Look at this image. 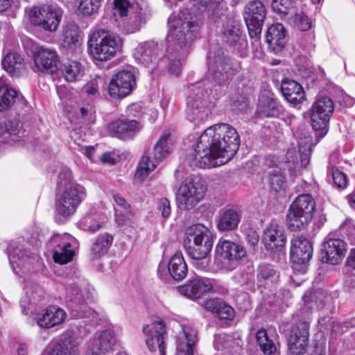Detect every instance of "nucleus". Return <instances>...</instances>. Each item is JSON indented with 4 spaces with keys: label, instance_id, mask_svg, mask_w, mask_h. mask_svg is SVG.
<instances>
[{
    "label": "nucleus",
    "instance_id": "1",
    "mask_svg": "<svg viewBox=\"0 0 355 355\" xmlns=\"http://www.w3.org/2000/svg\"><path fill=\"white\" fill-rule=\"evenodd\" d=\"M239 145L240 138L234 128L227 123L215 124L199 137L189 164L191 167L211 168L216 165L217 158L224 159L221 163H225L233 157Z\"/></svg>",
    "mask_w": 355,
    "mask_h": 355
},
{
    "label": "nucleus",
    "instance_id": "2",
    "mask_svg": "<svg viewBox=\"0 0 355 355\" xmlns=\"http://www.w3.org/2000/svg\"><path fill=\"white\" fill-rule=\"evenodd\" d=\"M200 20L197 16L182 13L178 17L169 18V31L166 36V54L162 62H168L171 74L178 76L182 70L181 59L189 51V45L193 41L200 28Z\"/></svg>",
    "mask_w": 355,
    "mask_h": 355
},
{
    "label": "nucleus",
    "instance_id": "3",
    "mask_svg": "<svg viewBox=\"0 0 355 355\" xmlns=\"http://www.w3.org/2000/svg\"><path fill=\"white\" fill-rule=\"evenodd\" d=\"M123 40L103 29L94 31L89 35L88 47L92 57L98 61L114 58L123 47Z\"/></svg>",
    "mask_w": 355,
    "mask_h": 355
},
{
    "label": "nucleus",
    "instance_id": "4",
    "mask_svg": "<svg viewBox=\"0 0 355 355\" xmlns=\"http://www.w3.org/2000/svg\"><path fill=\"white\" fill-rule=\"evenodd\" d=\"M213 245L211 232L201 224L193 225L187 229L184 246L189 257L202 259L210 253Z\"/></svg>",
    "mask_w": 355,
    "mask_h": 355
},
{
    "label": "nucleus",
    "instance_id": "5",
    "mask_svg": "<svg viewBox=\"0 0 355 355\" xmlns=\"http://www.w3.org/2000/svg\"><path fill=\"white\" fill-rule=\"evenodd\" d=\"M85 197V189L79 184H71L64 188L56 200L55 220L59 223L65 222L74 214Z\"/></svg>",
    "mask_w": 355,
    "mask_h": 355
},
{
    "label": "nucleus",
    "instance_id": "6",
    "mask_svg": "<svg viewBox=\"0 0 355 355\" xmlns=\"http://www.w3.org/2000/svg\"><path fill=\"white\" fill-rule=\"evenodd\" d=\"M315 201L309 194L298 196L291 205L287 214V223L292 231L300 230L313 218Z\"/></svg>",
    "mask_w": 355,
    "mask_h": 355
},
{
    "label": "nucleus",
    "instance_id": "7",
    "mask_svg": "<svg viewBox=\"0 0 355 355\" xmlns=\"http://www.w3.org/2000/svg\"><path fill=\"white\" fill-rule=\"evenodd\" d=\"M173 139L168 132H164L154 146V160H151L147 155H144L138 164L136 177L144 180L153 171L157 163L166 157L171 152Z\"/></svg>",
    "mask_w": 355,
    "mask_h": 355
},
{
    "label": "nucleus",
    "instance_id": "8",
    "mask_svg": "<svg viewBox=\"0 0 355 355\" xmlns=\"http://www.w3.org/2000/svg\"><path fill=\"white\" fill-rule=\"evenodd\" d=\"M205 192V187L199 180H185L176 193L178 207L184 210L192 209L202 200Z\"/></svg>",
    "mask_w": 355,
    "mask_h": 355
},
{
    "label": "nucleus",
    "instance_id": "9",
    "mask_svg": "<svg viewBox=\"0 0 355 355\" xmlns=\"http://www.w3.org/2000/svg\"><path fill=\"white\" fill-rule=\"evenodd\" d=\"M334 111V103L328 96H320L311 107L312 127L315 130V137L320 139L327 132V124Z\"/></svg>",
    "mask_w": 355,
    "mask_h": 355
},
{
    "label": "nucleus",
    "instance_id": "10",
    "mask_svg": "<svg viewBox=\"0 0 355 355\" xmlns=\"http://www.w3.org/2000/svg\"><path fill=\"white\" fill-rule=\"evenodd\" d=\"M62 10L56 6L46 5L33 7L31 10V21L33 24L47 32L57 31L61 21Z\"/></svg>",
    "mask_w": 355,
    "mask_h": 355
},
{
    "label": "nucleus",
    "instance_id": "11",
    "mask_svg": "<svg viewBox=\"0 0 355 355\" xmlns=\"http://www.w3.org/2000/svg\"><path fill=\"white\" fill-rule=\"evenodd\" d=\"M77 243V240L69 234H54L49 240L54 261L60 264L71 261L75 254Z\"/></svg>",
    "mask_w": 355,
    "mask_h": 355
},
{
    "label": "nucleus",
    "instance_id": "12",
    "mask_svg": "<svg viewBox=\"0 0 355 355\" xmlns=\"http://www.w3.org/2000/svg\"><path fill=\"white\" fill-rule=\"evenodd\" d=\"M199 86H193L187 98V116L189 120L193 122H200L208 117L209 111L205 106V98L207 96V92Z\"/></svg>",
    "mask_w": 355,
    "mask_h": 355
},
{
    "label": "nucleus",
    "instance_id": "13",
    "mask_svg": "<svg viewBox=\"0 0 355 355\" xmlns=\"http://www.w3.org/2000/svg\"><path fill=\"white\" fill-rule=\"evenodd\" d=\"M266 15V9L260 1H252L245 6L244 19L251 37L261 34Z\"/></svg>",
    "mask_w": 355,
    "mask_h": 355
},
{
    "label": "nucleus",
    "instance_id": "14",
    "mask_svg": "<svg viewBox=\"0 0 355 355\" xmlns=\"http://www.w3.org/2000/svg\"><path fill=\"white\" fill-rule=\"evenodd\" d=\"M146 335V345L151 352L159 350L160 355H165L166 352V329L164 322L157 319L143 327Z\"/></svg>",
    "mask_w": 355,
    "mask_h": 355
},
{
    "label": "nucleus",
    "instance_id": "15",
    "mask_svg": "<svg viewBox=\"0 0 355 355\" xmlns=\"http://www.w3.org/2000/svg\"><path fill=\"white\" fill-rule=\"evenodd\" d=\"M232 71L230 60L223 52L218 51L208 57L209 76L216 84L225 83L232 75Z\"/></svg>",
    "mask_w": 355,
    "mask_h": 355
},
{
    "label": "nucleus",
    "instance_id": "16",
    "mask_svg": "<svg viewBox=\"0 0 355 355\" xmlns=\"http://www.w3.org/2000/svg\"><path fill=\"white\" fill-rule=\"evenodd\" d=\"M34 70L43 74H53L58 69L60 58L55 49L37 47L33 53Z\"/></svg>",
    "mask_w": 355,
    "mask_h": 355
},
{
    "label": "nucleus",
    "instance_id": "17",
    "mask_svg": "<svg viewBox=\"0 0 355 355\" xmlns=\"http://www.w3.org/2000/svg\"><path fill=\"white\" fill-rule=\"evenodd\" d=\"M135 77L130 70H121L111 79L108 92L114 98H122L129 95L135 86Z\"/></svg>",
    "mask_w": 355,
    "mask_h": 355
},
{
    "label": "nucleus",
    "instance_id": "18",
    "mask_svg": "<svg viewBox=\"0 0 355 355\" xmlns=\"http://www.w3.org/2000/svg\"><path fill=\"white\" fill-rule=\"evenodd\" d=\"M218 35L223 42L239 51L248 46L241 26L235 20H226L219 28Z\"/></svg>",
    "mask_w": 355,
    "mask_h": 355
},
{
    "label": "nucleus",
    "instance_id": "19",
    "mask_svg": "<svg viewBox=\"0 0 355 355\" xmlns=\"http://www.w3.org/2000/svg\"><path fill=\"white\" fill-rule=\"evenodd\" d=\"M162 51V44L155 41L145 42L135 48L134 58L138 63L153 68L158 63Z\"/></svg>",
    "mask_w": 355,
    "mask_h": 355
},
{
    "label": "nucleus",
    "instance_id": "20",
    "mask_svg": "<svg viewBox=\"0 0 355 355\" xmlns=\"http://www.w3.org/2000/svg\"><path fill=\"white\" fill-rule=\"evenodd\" d=\"M309 335V322H299L293 327L288 340V349L292 355L305 354L308 346Z\"/></svg>",
    "mask_w": 355,
    "mask_h": 355
},
{
    "label": "nucleus",
    "instance_id": "21",
    "mask_svg": "<svg viewBox=\"0 0 355 355\" xmlns=\"http://www.w3.org/2000/svg\"><path fill=\"white\" fill-rule=\"evenodd\" d=\"M313 254L311 243L306 238L297 236L293 239L291 248V257L293 261V268L297 270L299 265L308 263Z\"/></svg>",
    "mask_w": 355,
    "mask_h": 355
},
{
    "label": "nucleus",
    "instance_id": "22",
    "mask_svg": "<svg viewBox=\"0 0 355 355\" xmlns=\"http://www.w3.org/2000/svg\"><path fill=\"white\" fill-rule=\"evenodd\" d=\"M286 241L284 230L276 222H271L264 230L262 242L268 250L279 251L284 248Z\"/></svg>",
    "mask_w": 355,
    "mask_h": 355
},
{
    "label": "nucleus",
    "instance_id": "23",
    "mask_svg": "<svg viewBox=\"0 0 355 355\" xmlns=\"http://www.w3.org/2000/svg\"><path fill=\"white\" fill-rule=\"evenodd\" d=\"M346 243L339 239H327L322 245V260L329 264L339 263L346 252Z\"/></svg>",
    "mask_w": 355,
    "mask_h": 355
},
{
    "label": "nucleus",
    "instance_id": "24",
    "mask_svg": "<svg viewBox=\"0 0 355 355\" xmlns=\"http://www.w3.org/2000/svg\"><path fill=\"white\" fill-rule=\"evenodd\" d=\"M114 9L121 17L130 15L133 17L135 31H139L141 26L146 22L145 12L137 3H130L128 0H114Z\"/></svg>",
    "mask_w": 355,
    "mask_h": 355
},
{
    "label": "nucleus",
    "instance_id": "25",
    "mask_svg": "<svg viewBox=\"0 0 355 355\" xmlns=\"http://www.w3.org/2000/svg\"><path fill=\"white\" fill-rule=\"evenodd\" d=\"M115 343L114 332L106 330L95 334L89 340L87 347L89 350H94L101 354L112 350Z\"/></svg>",
    "mask_w": 355,
    "mask_h": 355
},
{
    "label": "nucleus",
    "instance_id": "26",
    "mask_svg": "<svg viewBox=\"0 0 355 355\" xmlns=\"http://www.w3.org/2000/svg\"><path fill=\"white\" fill-rule=\"evenodd\" d=\"M212 289V285L207 279L195 278L179 287V292L190 299H198L202 294Z\"/></svg>",
    "mask_w": 355,
    "mask_h": 355
},
{
    "label": "nucleus",
    "instance_id": "27",
    "mask_svg": "<svg viewBox=\"0 0 355 355\" xmlns=\"http://www.w3.org/2000/svg\"><path fill=\"white\" fill-rule=\"evenodd\" d=\"M65 311L56 306H49L44 311L38 315L37 323L44 328H51L62 324L66 319Z\"/></svg>",
    "mask_w": 355,
    "mask_h": 355
},
{
    "label": "nucleus",
    "instance_id": "28",
    "mask_svg": "<svg viewBox=\"0 0 355 355\" xmlns=\"http://www.w3.org/2000/svg\"><path fill=\"white\" fill-rule=\"evenodd\" d=\"M216 254L218 257L227 259L238 260L245 256L244 248L228 240L219 241L216 247Z\"/></svg>",
    "mask_w": 355,
    "mask_h": 355
},
{
    "label": "nucleus",
    "instance_id": "29",
    "mask_svg": "<svg viewBox=\"0 0 355 355\" xmlns=\"http://www.w3.org/2000/svg\"><path fill=\"white\" fill-rule=\"evenodd\" d=\"M223 0H191V3L198 11L206 12L214 21L220 18L223 14Z\"/></svg>",
    "mask_w": 355,
    "mask_h": 355
},
{
    "label": "nucleus",
    "instance_id": "30",
    "mask_svg": "<svg viewBox=\"0 0 355 355\" xmlns=\"http://www.w3.org/2000/svg\"><path fill=\"white\" fill-rule=\"evenodd\" d=\"M281 89L285 98L292 104L300 103L304 99L305 95L302 87L293 80H282Z\"/></svg>",
    "mask_w": 355,
    "mask_h": 355
},
{
    "label": "nucleus",
    "instance_id": "31",
    "mask_svg": "<svg viewBox=\"0 0 355 355\" xmlns=\"http://www.w3.org/2000/svg\"><path fill=\"white\" fill-rule=\"evenodd\" d=\"M168 272L175 281H181L186 277L188 268L181 252H176L170 259L168 263Z\"/></svg>",
    "mask_w": 355,
    "mask_h": 355
},
{
    "label": "nucleus",
    "instance_id": "32",
    "mask_svg": "<svg viewBox=\"0 0 355 355\" xmlns=\"http://www.w3.org/2000/svg\"><path fill=\"white\" fill-rule=\"evenodd\" d=\"M206 310L216 314L220 319L231 320L234 315V311L220 298H211L204 302Z\"/></svg>",
    "mask_w": 355,
    "mask_h": 355
},
{
    "label": "nucleus",
    "instance_id": "33",
    "mask_svg": "<svg viewBox=\"0 0 355 355\" xmlns=\"http://www.w3.org/2000/svg\"><path fill=\"white\" fill-rule=\"evenodd\" d=\"M196 341V332L189 328L183 327L182 333L178 337L176 355H193V347Z\"/></svg>",
    "mask_w": 355,
    "mask_h": 355
},
{
    "label": "nucleus",
    "instance_id": "34",
    "mask_svg": "<svg viewBox=\"0 0 355 355\" xmlns=\"http://www.w3.org/2000/svg\"><path fill=\"white\" fill-rule=\"evenodd\" d=\"M241 218L240 211L233 209H227L220 212L217 227L221 232L231 231L235 230Z\"/></svg>",
    "mask_w": 355,
    "mask_h": 355
},
{
    "label": "nucleus",
    "instance_id": "35",
    "mask_svg": "<svg viewBox=\"0 0 355 355\" xmlns=\"http://www.w3.org/2000/svg\"><path fill=\"white\" fill-rule=\"evenodd\" d=\"M266 41L272 48L281 49L286 43V30L282 24L277 23L268 28Z\"/></svg>",
    "mask_w": 355,
    "mask_h": 355
},
{
    "label": "nucleus",
    "instance_id": "36",
    "mask_svg": "<svg viewBox=\"0 0 355 355\" xmlns=\"http://www.w3.org/2000/svg\"><path fill=\"white\" fill-rule=\"evenodd\" d=\"M4 69L12 76H18L25 69L23 58L18 53L10 52L2 60Z\"/></svg>",
    "mask_w": 355,
    "mask_h": 355
},
{
    "label": "nucleus",
    "instance_id": "37",
    "mask_svg": "<svg viewBox=\"0 0 355 355\" xmlns=\"http://www.w3.org/2000/svg\"><path fill=\"white\" fill-rule=\"evenodd\" d=\"M114 237L108 233L100 234L92 244L91 252L96 258L101 257L109 250L113 242Z\"/></svg>",
    "mask_w": 355,
    "mask_h": 355
},
{
    "label": "nucleus",
    "instance_id": "38",
    "mask_svg": "<svg viewBox=\"0 0 355 355\" xmlns=\"http://www.w3.org/2000/svg\"><path fill=\"white\" fill-rule=\"evenodd\" d=\"M110 131L123 135L132 132H137L141 129L139 123L136 120H116L109 124Z\"/></svg>",
    "mask_w": 355,
    "mask_h": 355
},
{
    "label": "nucleus",
    "instance_id": "39",
    "mask_svg": "<svg viewBox=\"0 0 355 355\" xmlns=\"http://www.w3.org/2000/svg\"><path fill=\"white\" fill-rule=\"evenodd\" d=\"M76 303L69 304L68 306L74 317L76 318H94L96 312L87 304V301L84 297L76 298Z\"/></svg>",
    "mask_w": 355,
    "mask_h": 355
},
{
    "label": "nucleus",
    "instance_id": "40",
    "mask_svg": "<svg viewBox=\"0 0 355 355\" xmlns=\"http://www.w3.org/2000/svg\"><path fill=\"white\" fill-rule=\"evenodd\" d=\"M270 192L277 196H283L287 187L285 177L282 173L274 170L269 176Z\"/></svg>",
    "mask_w": 355,
    "mask_h": 355
},
{
    "label": "nucleus",
    "instance_id": "41",
    "mask_svg": "<svg viewBox=\"0 0 355 355\" xmlns=\"http://www.w3.org/2000/svg\"><path fill=\"white\" fill-rule=\"evenodd\" d=\"M282 112V107L273 98H267L260 101L258 112L262 116H277Z\"/></svg>",
    "mask_w": 355,
    "mask_h": 355
},
{
    "label": "nucleus",
    "instance_id": "42",
    "mask_svg": "<svg viewBox=\"0 0 355 355\" xmlns=\"http://www.w3.org/2000/svg\"><path fill=\"white\" fill-rule=\"evenodd\" d=\"M300 4L299 0H272L271 6L274 12L285 16L289 13L294 14L295 8Z\"/></svg>",
    "mask_w": 355,
    "mask_h": 355
},
{
    "label": "nucleus",
    "instance_id": "43",
    "mask_svg": "<svg viewBox=\"0 0 355 355\" xmlns=\"http://www.w3.org/2000/svg\"><path fill=\"white\" fill-rule=\"evenodd\" d=\"M17 96V92L7 85H4L2 77L0 78V111L8 108L12 105Z\"/></svg>",
    "mask_w": 355,
    "mask_h": 355
},
{
    "label": "nucleus",
    "instance_id": "44",
    "mask_svg": "<svg viewBox=\"0 0 355 355\" xmlns=\"http://www.w3.org/2000/svg\"><path fill=\"white\" fill-rule=\"evenodd\" d=\"M64 44L70 49L81 46L83 39L76 26H67L64 29Z\"/></svg>",
    "mask_w": 355,
    "mask_h": 355
},
{
    "label": "nucleus",
    "instance_id": "45",
    "mask_svg": "<svg viewBox=\"0 0 355 355\" xmlns=\"http://www.w3.org/2000/svg\"><path fill=\"white\" fill-rule=\"evenodd\" d=\"M103 0H75L79 14L83 16H92L98 12Z\"/></svg>",
    "mask_w": 355,
    "mask_h": 355
},
{
    "label": "nucleus",
    "instance_id": "46",
    "mask_svg": "<svg viewBox=\"0 0 355 355\" xmlns=\"http://www.w3.org/2000/svg\"><path fill=\"white\" fill-rule=\"evenodd\" d=\"M298 150L301 155L302 165L306 167L309 162L313 144L309 134L298 137Z\"/></svg>",
    "mask_w": 355,
    "mask_h": 355
},
{
    "label": "nucleus",
    "instance_id": "47",
    "mask_svg": "<svg viewBox=\"0 0 355 355\" xmlns=\"http://www.w3.org/2000/svg\"><path fill=\"white\" fill-rule=\"evenodd\" d=\"M8 256L10 261L12 262L19 261L33 264L40 260V257L37 254H27L26 252H21L20 249H15L12 244L8 248Z\"/></svg>",
    "mask_w": 355,
    "mask_h": 355
},
{
    "label": "nucleus",
    "instance_id": "48",
    "mask_svg": "<svg viewBox=\"0 0 355 355\" xmlns=\"http://www.w3.org/2000/svg\"><path fill=\"white\" fill-rule=\"evenodd\" d=\"M326 295L322 291L318 290L313 292L306 293L303 296L304 308L306 311L313 309L314 306L317 308L322 307Z\"/></svg>",
    "mask_w": 355,
    "mask_h": 355
},
{
    "label": "nucleus",
    "instance_id": "49",
    "mask_svg": "<svg viewBox=\"0 0 355 355\" xmlns=\"http://www.w3.org/2000/svg\"><path fill=\"white\" fill-rule=\"evenodd\" d=\"M256 339L260 349L265 355H272L276 352L277 347L273 340L268 338L265 329H259L257 332Z\"/></svg>",
    "mask_w": 355,
    "mask_h": 355
},
{
    "label": "nucleus",
    "instance_id": "50",
    "mask_svg": "<svg viewBox=\"0 0 355 355\" xmlns=\"http://www.w3.org/2000/svg\"><path fill=\"white\" fill-rule=\"evenodd\" d=\"M81 64L76 61H70L64 65L62 73L68 82H74L81 76Z\"/></svg>",
    "mask_w": 355,
    "mask_h": 355
},
{
    "label": "nucleus",
    "instance_id": "51",
    "mask_svg": "<svg viewBox=\"0 0 355 355\" xmlns=\"http://www.w3.org/2000/svg\"><path fill=\"white\" fill-rule=\"evenodd\" d=\"M103 224L96 215L89 214L82 218L78 222V227L85 231L94 233L103 227Z\"/></svg>",
    "mask_w": 355,
    "mask_h": 355
},
{
    "label": "nucleus",
    "instance_id": "52",
    "mask_svg": "<svg viewBox=\"0 0 355 355\" xmlns=\"http://www.w3.org/2000/svg\"><path fill=\"white\" fill-rule=\"evenodd\" d=\"M26 297L21 302L24 303L36 304L40 302L44 295L42 288L35 284H29L26 288Z\"/></svg>",
    "mask_w": 355,
    "mask_h": 355
},
{
    "label": "nucleus",
    "instance_id": "53",
    "mask_svg": "<svg viewBox=\"0 0 355 355\" xmlns=\"http://www.w3.org/2000/svg\"><path fill=\"white\" fill-rule=\"evenodd\" d=\"M295 26L302 31H306L311 28V20L303 12L294 13Z\"/></svg>",
    "mask_w": 355,
    "mask_h": 355
},
{
    "label": "nucleus",
    "instance_id": "54",
    "mask_svg": "<svg viewBox=\"0 0 355 355\" xmlns=\"http://www.w3.org/2000/svg\"><path fill=\"white\" fill-rule=\"evenodd\" d=\"M113 198L115 204L119 208L121 209L120 211L124 212L125 214L130 216H134L135 212L132 209L130 205L126 201V200L120 194L115 193L113 195Z\"/></svg>",
    "mask_w": 355,
    "mask_h": 355
},
{
    "label": "nucleus",
    "instance_id": "55",
    "mask_svg": "<svg viewBox=\"0 0 355 355\" xmlns=\"http://www.w3.org/2000/svg\"><path fill=\"white\" fill-rule=\"evenodd\" d=\"M330 173L334 184L338 187L345 188L347 186V177L342 171L335 167H331Z\"/></svg>",
    "mask_w": 355,
    "mask_h": 355
},
{
    "label": "nucleus",
    "instance_id": "56",
    "mask_svg": "<svg viewBox=\"0 0 355 355\" xmlns=\"http://www.w3.org/2000/svg\"><path fill=\"white\" fill-rule=\"evenodd\" d=\"M66 297L69 301V304L76 303V298L82 299L83 297L82 292L75 285H70L66 288Z\"/></svg>",
    "mask_w": 355,
    "mask_h": 355
},
{
    "label": "nucleus",
    "instance_id": "57",
    "mask_svg": "<svg viewBox=\"0 0 355 355\" xmlns=\"http://www.w3.org/2000/svg\"><path fill=\"white\" fill-rule=\"evenodd\" d=\"M71 180L72 173L71 170L66 167L62 168L58 176V184L60 186H64L65 188L72 184L71 182Z\"/></svg>",
    "mask_w": 355,
    "mask_h": 355
},
{
    "label": "nucleus",
    "instance_id": "58",
    "mask_svg": "<svg viewBox=\"0 0 355 355\" xmlns=\"http://www.w3.org/2000/svg\"><path fill=\"white\" fill-rule=\"evenodd\" d=\"M157 209L164 218H168L171 213L169 200L166 198H161L158 202Z\"/></svg>",
    "mask_w": 355,
    "mask_h": 355
},
{
    "label": "nucleus",
    "instance_id": "59",
    "mask_svg": "<svg viewBox=\"0 0 355 355\" xmlns=\"http://www.w3.org/2000/svg\"><path fill=\"white\" fill-rule=\"evenodd\" d=\"M275 275L273 267L268 264H261L259 267L258 276L263 279H268Z\"/></svg>",
    "mask_w": 355,
    "mask_h": 355
},
{
    "label": "nucleus",
    "instance_id": "60",
    "mask_svg": "<svg viewBox=\"0 0 355 355\" xmlns=\"http://www.w3.org/2000/svg\"><path fill=\"white\" fill-rule=\"evenodd\" d=\"M80 113L84 119L91 122L94 121L95 117V110L92 105L88 104L85 106L81 107L80 108Z\"/></svg>",
    "mask_w": 355,
    "mask_h": 355
},
{
    "label": "nucleus",
    "instance_id": "61",
    "mask_svg": "<svg viewBox=\"0 0 355 355\" xmlns=\"http://www.w3.org/2000/svg\"><path fill=\"white\" fill-rule=\"evenodd\" d=\"M98 91V85L96 80L91 81L83 87V93L88 96H94Z\"/></svg>",
    "mask_w": 355,
    "mask_h": 355
},
{
    "label": "nucleus",
    "instance_id": "62",
    "mask_svg": "<svg viewBox=\"0 0 355 355\" xmlns=\"http://www.w3.org/2000/svg\"><path fill=\"white\" fill-rule=\"evenodd\" d=\"M119 211L120 210L119 209H115L116 222L119 225H124L128 224L130 222V217H132L133 216H130L124 213L122 214Z\"/></svg>",
    "mask_w": 355,
    "mask_h": 355
},
{
    "label": "nucleus",
    "instance_id": "63",
    "mask_svg": "<svg viewBox=\"0 0 355 355\" xmlns=\"http://www.w3.org/2000/svg\"><path fill=\"white\" fill-rule=\"evenodd\" d=\"M69 349L64 347L61 344L55 345L50 351L49 355H66Z\"/></svg>",
    "mask_w": 355,
    "mask_h": 355
},
{
    "label": "nucleus",
    "instance_id": "64",
    "mask_svg": "<svg viewBox=\"0 0 355 355\" xmlns=\"http://www.w3.org/2000/svg\"><path fill=\"white\" fill-rule=\"evenodd\" d=\"M246 239L252 246H254L259 242V236L255 231H250L246 236Z\"/></svg>",
    "mask_w": 355,
    "mask_h": 355
}]
</instances>
